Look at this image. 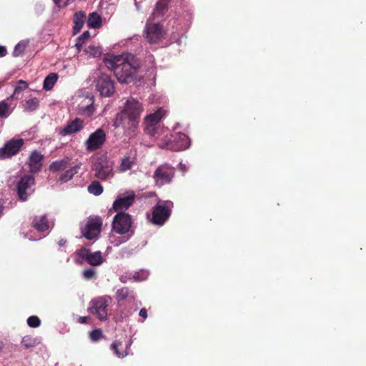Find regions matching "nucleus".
I'll use <instances>...</instances> for the list:
<instances>
[{"instance_id": "1", "label": "nucleus", "mask_w": 366, "mask_h": 366, "mask_svg": "<svg viewBox=\"0 0 366 366\" xmlns=\"http://www.w3.org/2000/svg\"><path fill=\"white\" fill-rule=\"evenodd\" d=\"M142 112L143 107L140 102L133 98L127 99L121 112L117 115L115 127H122L124 134L129 138L136 136Z\"/></svg>"}, {"instance_id": "2", "label": "nucleus", "mask_w": 366, "mask_h": 366, "mask_svg": "<svg viewBox=\"0 0 366 366\" xmlns=\"http://www.w3.org/2000/svg\"><path fill=\"white\" fill-rule=\"evenodd\" d=\"M104 61L106 66L114 71L117 80L122 84L132 81L139 68V64L132 54L107 55Z\"/></svg>"}, {"instance_id": "3", "label": "nucleus", "mask_w": 366, "mask_h": 366, "mask_svg": "<svg viewBox=\"0 0 366 366\" xmlns=\"http://www.w3.org/2000/svg\"><path fill=\"white\" fill-rule=\"evenodd\" d=\"M166 114L165 109L159 108L156 112L148 114L144 119L145 132L157 143L161 142V138L167 133L166 129L159 124Z\"/></svg>"}, {"instance_id": "4", "label": "nucleus", "mask_w": 366, "mask_h": 366, "mask_svg": "<svg viewBox=\"0 0 366 366\" xmlns=\"http://www.w3.org/2000/svg\"><path fill=\"white\" fill-rule=\"evenodd\" d=\"M159 147L174 151H181L187 149L190 145L189 137L183 133L169 134L168 132L163 135L161 142L157 143Z\"/></svg>"}, {"instance_id": "5", "label": "nucleus", "mask_w": 366, "mask_h": 366, "mask_svg": "<svg viewBox=\"0 0 366 366\" xmlns=\"http://www.w3.org/2000/svg\"><path fill=\"white\" fill-rule=\"evenodd\" d=\"M110 302L111 297L109 296H102L94 298L91 300L88 310L99 320H107L108 316V306Z\"/></svg>"}, {"instance_id": "6", "label": "nucleus", "mask_w": 366, "mask_h": 366, "mask_svg": "<svg viewBox=\"0 0 366 366\" xmlns=\"http://www.w3.org/2000/svg\"><path fill=\"white\" fill-rule=\"evenodd\" d=\"M94 176L102 180L113 177V163L104 156L98 157L93 165Z\"/></svg>"}, {"instance_id": "7", "label": "nucleus", "mask_w": 366, "mask_h": 366, "mask_svg": "<svg viewBox=\"0 0 366 366\" xmlns=\"http://www.w3.org/2000/svg\"><path fill=\"white\" fill-rule=\"evenodd\" d=\"M172 206L170 201H159L153 209L152 222L157 225L164 224L170 216Z\"/></svg>"}, {"instance_id": "8", "label": "nucleus", "mask_w": 366, "mask_h": 366, "mask_svg": "<svg viewBox=\"0 0 366 366\" xmlns=\"http://www.w3.org/2000/svg\"><path fill=\"white\" fill-rule=\"evenodd\" d=\"M175 169L169 164L159 165L155 170L153 178L156 185L162 187L169 184L174 177Z\"/></svg>"}, {"instance_id": "9", "label": "nucleus", "mask_w": 366, "mask_h": 366, "mask_svg": "<svg viewBox=\"0 0 366 366\" xmlns=\"http://www.w3.org/2000/svg\"><path fill=\"white\" fill-rule=\"evenodd\" d=\"M102 225V220L100 217L89 218L84 226L81 227L82 235L89 240L97 239L100 234Z\"/></svg>"}, {"instance_id": "10", "label": "nucleus", "mask_w": 366, "mask_h": 366, "mask_svg": "<svg viewBox=\"0 0 366 366\" xmlns=\"http://www.w3.org/2000/svg\"><path fill=\"white\" fill-rule=\"evenodd\" d=\"M35 179L32 175H26L20 179L16 185L17 195L21 201H26L34 192Z\"/></svg>"}, {"instance_id": "11", "label": "nucleus", "mask_w": 366, "mask_h": 366, "mask_svg": "<svg viewBox=\"0 0 366 366\" xmlns=\"http://www.w3.org/2000/svg\"><path fill=\"white\" fill-rule=\"evenodd\" d=\"M132 227L130 215L125 212L117 214L112 222V230L119 234H127L129 232Z\"/></svg>"}, {"instance_id": "12", "label": "nucleus", "mask_w": 366, "mask_h": 366, "mask_svg": "<svg viewBox=\"0 0 366 366\" xmlns=\"http://www.w3.org/2000/svg\"><path fill=\"white\" fill-rule=\"evenodd\" d=\"M153 19L154 18H149L145 27V33L148 41L151 44H156L164 37L165 32L160 24L153 22Z\"/></svg>"}, {"instance_id": "13", "label": "nucleus", "mask_w": 366, "mask_h": 366, "mask_svg": "<svg viewBox=\"0 0 366 366\" xmlns=\"http://www.w3.org/2000/svg\"><path fill=\"white\" fill-rule=\"evenodd\" d=\"M105 141L106 133L103 129H97L89 135L87 140L84 142V145L88 152H94L102 148Z\"/></svg>"}, {"instance_id": "14", "label": "nucleus", "mask_w": 366, "mask_h": 366, "mask_svg": "<svg viewBox=\"0 0 366 366\" xmlns=\"http://www.w3.org/2000/svg\"><path fill=\"white\" fill-rule=\"evenodd\" d=\"M96 87L102 97H110L114 92V81L107 74H102L99 76Z\"/></svg>"}, {"instance_id": "15", "label": "nucleus", "mask_w": 366, "mask_h": 366, "mask_svg": "<svg viewBox=\"0 0 366 366\" xmlns=\"http://www.w3.org/2000/svg\"><path fill=\"white\" fill-rule=\"evenodd\" d=\"M23 144L24 140L22 139H11L7 142L0 149V159H5L15 155L23 146Z\"/></svg>"}, {"instance_id": "16", "label": "nucleus", "mask_w": 366, "mask_h": 366, "mask_svg": "<svg viewBox=\"0 0 366 366\" xmlns=\"http://www.w3.org/2000/svg\"><path fill=\"white\" fill-rule=\"evenodd\" d=\"M134 197L133 192L120 195L113 203L114 209L117 212L127 209L132 204Z\"/></svg>"}, {"instance_id": "17", "label": "nucleus", "mask_w": 366, "mask_h": 366, "mask_svg": "<svg viewBox=\"0 0 366 366\" xmlns=\"http://www.w3.org/2000/svg\"><path fill=\"white\" fill-rule=\"evenodd\" d=\"M94 99L92 95H87L78 105V113L86 117H91L94 112Z\"/></svg>"}, {"instance_id": "18", "label": "nucleus", "mask_w": 366, "mask_h": 366, "mask_svg": "<svg viewBox=\"0 0 366 366\" xmlns=\"http://www.w3.org/2000/svg\"><path fill=\"white\" fill-rule=\"evenodd\" d=\"M84 126V122L79 118H76L74 120L69 122L67 125L61 129L60 134L64 136L72 134L81 130Z\"/></svg>"}, {"instance_id": "19", "label": "nucleus", "mask_w": 366, "mask_h": 366, "mask_svg": "<svg viewBox=\"0 0 366 366\" xmlns=\"http://www.w3.org/2000/svg\"><path fill=\"white\" fill-rule=\"evenodd\" d=\"M43 155L37 152H31L29 159V166L31 172L36 173L40 171L42 167Z\"/></svg>"}, {"instance_id": "20", "label": "nucleus", "mask_w": 366, "mask_h": 366, "mask_svg": "<svg viewBox=\"0 0 366 366\" xmlns=\"http://www.w3.org/2000/svg\"><path fill=\"white\" fill-rule=\"evenodd\" d=\"M31 224L33 227L40 232L48 231L49 229V224L45 215L34 217Z\"/></svg>"}, {"instance_id": "21", "label": "nucleus", "mask_w": 366, "mask_h": 366, "mask_svg": "<svg viewBox=\"0 0 366 366\" xmlns=\"http://www.w3.org/2000/svg\"><path fill=\"white\" fill-rule=\"evenodd\" d=\"M132 341H129L127 344L125 350H121L122 347V344L119 341H115L111 345V349L114 351L116 356L119 358H123L128 355V350H129L132 345Z\"/></svg>"}, {"instance_id": "22", "label": "nucleus", "mask_w": 366, "mask_h": 366, "mask_svg": "<svg viewBox=\"0 0 366 366\" xmlns=\"http://www.w3.org/2000/svg\"><path fill=\"white\" fill-rule=\"evenodd\" d=\"M86 19V14L84 11H78L74 16V34H77L81 29Z\"/></svg>"}, {"instance_id": "23", "label": "nucleus", "mask_w": 366, "mask_h": 366, "mask_svg": "<svg viewBox=\"0 0 366 366\" xmlns=\"http://www.w3.org/2000/svg\"><path fill=\"white\" fill-rule=\"evenodd\" d=\"M89 250L86 248L77 249L72 255L71 258L76 264H82L86 262Z\"/></svg>"}, {"instance_id": "24", "label": "nucleus", "mask_w": 366, "mask_h": 366, "mask_svg": "<svg viewBox=\"0 0 366 366\" xmlns=\"http://www.w3.org/2000/svg\"><path fill=\"white\" fill-rule=\"evenodd\" d=\"M81 165V164L79 163L66 170L60 176L59 182L61 183H65L71 179L73 177L79 172Z\"/></svg>"}, {"instance_id": "25", "label": "nucleus", "mask_w": 366, "mask_h": 366, "mask_svg": "<svg viewBox=\"0 0 366 366\" xmlns=\"http://www.w3.org/2000/svg\"><path fill=\"white\" fill-rule=\"evenodd\" d=\"M104 259L100 251L94 252H89L86 262L92 266H99L104 262Z\"/></svg>"}, {"instance_id": "26", "label": "nucleus", "mask_w": 366, "mask_h": 366, "mask_svg": "<svg viewBox=\"0 0 366 366\" xmlns=\"http://www.w3.org/2000/svg\"><path fill=\"white\" fill-rule=\"evenodd\" d=\"M135 293L130 290L128 287H123L117 290L116 292V299L118 302L124 300L126 299L134 300Z\"/></svg>"}, {"instance_id": "27", "label": "nucleus", "mask_w": 366, "mask_h": 366, "mask_svg": "<svg viewBox=\"0 0 366 366\" xmlns=\"http://www.w3.org/2000/svg\"><path fill=\"white\" fill-rule=\"evenodd\" d=\"M135 157H124L121 159L118 170L120 172H127L132 168L135 163Z\"/></svg>"}, {"instance_id": "28", "label": "nucleus", "mask_w": 366, "mask_h": 366, "mask_svg": "<svg viewBox=\"0 0 366 366\" xmlns=\"http://www.w3.org/2000/svg\"><path fill=\"white\" fill-rule=\"evenodd\" d=\"M41 342L40 339L38 337H33L31 335H26L22 337L21 345L26 349H30L35 347Z\"/></svg>"}, {"instance_id": "29", "label": "nucleus", "mask_w": 366, "mask_h": 366, "mask_svg": "<svg viewBox=\"0 0 366 366\" xmlns=\"http://www.w3.org/2000/svg\"><path fill=\"white\" fill-rule=\"evenodd\" d=\"M59 76L56 73H50L44 80L43 89L46 91H50L57 81Z\"/></svg>"}, {"instance_id": "30", "label": "nucleus", "mask_w": 366, "mask_h": 366, "mask_svg": "<svg viewBox=\"0 0 366 366\" xmlns=\"http://www.w3.org/2000/svg\"><path fill=\"white\" fill-rule=\"evenodd\" d=\"M69 162L70 159L69 157H65L62 159L55 161L50 165V169L53 172L64 170L67 167Z\"/></svg>"}, {"instance_id": "31", "label": "nucleus", "mask_w": 366, "mask_h": 366, "mask_svg": "<svg viewBox=\"0 0 366 366\" xmlns=\"http://www.w3.org/2000/svg\"><path fill=\"white\" fill-rule=\"evenodd\" d=\"M167 5V0H160L157 3L156 8L153 11L152 16V18H159L162 16L164 14Z\"/></svg>"}, {"instance_id": "32", "label": "nucleus", "mask_w": 366, "mask_h": 366, "mask_svg": "<svg viewBox=\"0 0 366 366\" xmlns=\"http://www.w3.org/2000/svg\"><path fill=\"white\" fill-rule=\"evenodd\" d=\"M101 24L102 19L100 16L97 13L93 12L90 14L87 20V25L89 28H99L101 26Z\"/></svg>"}, {"instance_id": "33", "label": "nucleus", "mask_w": 366, "mask_h": 366, "mask_svg": "<svg viewBox=\"0 0 366 366\" xmlns=\"http://www.w3.org/2000/svg\"><path fill=\"white\" fill-rule=\"evenodd\" d=\"M84 52L89 56L98 57L101 56L102 51L100 46L95 44H91L85 49Z\"/></svg>"}, {"instance_id": "34", "label": "nucleus", "mask_w": 366, "mask_h": 366, "mask_svg": "<svg viewBox=\"0 0 366 366\" xmlns=\"http://www.w3.org/2000/svg\"><path fill=\"white\" fill-rule=\"evenodd\" d=\"M28 87V84L26 81L24 80H19L16 82L14 92L13 94L9 97V99H17V95L20 94L21 92L25 90Z\"/></svg>"}, {"instance_id": "35", "label": "nucleus", "mask_w": 366, "mask_h": 366, "mask_svg": "<svg viewBox=\"0 0 366 366\" xmlns=\"http://www.w3.org/2000/svg\"><path fill=\"white\" fill-rule=\"evenodd\" d=\"M132 234L128 235V237H117L114 234H111L109 238V242L115 247L120 245L122 243L126 242Z\"/></svg>"}, {"instance_id": "36", "label": "nucleus", "mask_w": 366, "mask_h": 366, "mask_svg": "<svg viewBox=\"0 0 366 366\" xmlns=\"http://www.w3.org/2000/svg\"><path fill=\"white\" fill-rule=\"evenodd\" d=\"M88 191L92 194L98 196L102 193L103 187L98 182H93L88 187Z\"/></svg>"}, {"instance_id": "37", "label": "nucleus", "mask_w": 366, "mask_h": 366, "mask_svg": "<svg viewBox=\"0 0 366 366\" xmlns=\"http://www.w3.org/2000/svg\"><path fill=\"white\" fill-rule=\"evenodd\" d=\"M149 276V272L145 269H140L139 271L135 272L132 274V277L134 281L141 282L147 279Z\"/></svg>"}, {"instance_id": "38", "label": "nucleus", "mask_w": 366, "mask_h": 366, "mask_svg": "<svg viewBox=\"0 0 366 366\" xmlns=\"http://www.w3.org/2000/svg\"><path fill=\"white\" fill-rule=\"evenodd\" d=\"M27 44L28 42L26 41H21L19 42L14 47L13 55L14 56H19L21 55L27 46Z\"/></svg>"}, {"instance_id": "39", "label": "nucleus", "mask_w": 366, "mask_h": 366, "mask_svg": "<svg viewBox=\"0 0 366 366\" xmlns=\"http://www.w3.org/2000/svg\"><path fill=\"white\" fill-rule=\"evenodd\" d=\"M39 107V100L36 98H32L26 101L24 108L27 111H34Z\"/></svg>"}, {"instance_id": "40", "label": "nucleus", "mask_w": 366, "mask_h": 366, "mask_svg": "<svg viewBox=\"0 0 366 366\" xmlns=\"http://www.w3.org/2000/svg\"><path fill=\"white\" fill-rule=\"evenodd\" d=\"M10 113L9 106L6 101L0 102V118L7 117Z\"/></svg>"}, {"instance_id": "41", "label": "nucleus", "mask_w": 366, "mask_h": 366, "mask_svg": "<svg viewBox=\"0 0 366 366\" xmlns=\"http://www.w3.org/2000/svg\"><path fill=\"white\" fill-rule=\"evenodd\" d=\"M27 324L31 327H37L41 324V320L37 316H31L27 319Z\"/></svg>"}, {"instance_id": "42", "label": "nucleus", "mask_w": 366, "mask_h": 366, "mask_svg": "<svg viewBox=\"0 0 366 366\" xmlns=\"http://www.w3.org/2000/svg\"><path fill=\"white\" fill-rule=\"evenodd\" d=\"M58 10L66 7L73 0H53Z\"/></svg>"}, {"instance_id": "43", "label": "nucleus", "mask_w": 366, "mask_h": 366, "mask_svg": "<svg viewBox=\"0 0 366 366\" xmlns=\"http://www.w3.org/2000/svg\"><path fill=\"white\" fill-rule=\"evenodd\" d=\"M96 271L92 268L84 269L82 272L83 277L86 280H92L95 277Z\"/></svg>"}, {"instance_id": "44", "label": "nucleus", "mask_w": 366, "mask_h": 366, "mask_svg": "<svg viewBox=\"0 0 366 366\" xmlns=\"http://www.w3.org/2000/svg\"><path fill=\"white\" fill-rule=\"evenodd\" d=\"M89 337L92 341H97L102 337L101 330H94L90 332Z\"/></svg>"}, {"instance_id": "45", "label": "nucleus", "mask_w": 366, "mask_h": 366, "mask_svg": "<svg viewBox=\"0 0 366 366\" xmlns=\"http://www.w3.org/2000/svg\"><path fill=\"white\" fill-rule=\"evenodd\" d=\"M86 43V41L84 40L81 36H79L77 39H76V44H75V46L76 48V50L78 52H80L81 50V48L83 46V45Z\"/></svg>"}, {"instance_id": "46", "label": "nucleus", "mask_w": 366, "mask_h": 366, "mask_svg": "<svg viewBox=\"0 0 366 366\" xmlns=\"http://www.w3.org/2000/svg\"><path fill=\"white\" fill-rule=\"evenodd\" d=\"M139 316L143 317L144 319H146L147 317V311L145 308H142L139 311Z\"/></svg>"}, {"instance_id": "47", "label": "nucleus", "mask_w": 366, "mask_h": 366, "mask_svg": "<svg viewBox=\"0 0 366 366\" xmlns=\"http://www.w3.org/2000/svg\"><path fill=\"white\" fill-rule=\"evenodd\" d=\"M6 54V49L4 46H0V57H3Z\"/></svg>"}, {"instance_id": "48", "label": "nucleus", "mask_w": 366, "mask_h": 366, "mask_svg": "<svg viewBox=\"0 0 366 366\" xmlns=\"http://www.w3.org/2000/svg\"><path fill=\"white\" fill-rule=\"evenodd\" d=\"M89 320V317H79V322L81 324H84L87 322V320Z\"/></svg>"}, {"instance_id": "49", "label": "nucleus", "mask_w": 366, "mask_h": 366, "mask_svg": "<svg viewBox=\"0 0 366 366\" xmlns=\"http://www.w3.org/2000/svg\"><path fill=\"white\" fill-rule=\"evenodd\" d=\"M81 38L86 41V40L89 37V31H84L82 34L80 35Z\"/></svg>"}, {"instance_id": "50", "label": "nucleus", "mask_w": 366, "mask_h": 366, "mask_svg": "<svg viewBox=\"0 0 366 366\" xmlns=\"http://www.w3.org/2000/svg\"><path fill=\"white\" fill-rule=\"evenodd\" d=\"M179 169H180V170H182L183 172H186L187 170L186 164H182V163L179 164Z\"/></svg>"}, {"instance_id": "51", "label": "nucleus", "mask_w": 366, "mask_h": 366, "mask_svg": "<svg viewBox=\"0 0 366 366\" xmlns=\"http://www.w3.org/2000/svg\"><path fill=\"white\" fill-rule=\"evenodd\" d=\"M26 237H28L30 240H34V241H36V240H38V239H41L42 237H33L31 236H26Z\"/></svg>"}, {"instance_id": "52", "label": "nucleus", "mask_w": 366, "mask_h": 366, "mask_svg": "<svg viewBox=\"0 0 366 366\" xmlns=\"http://www.w3.org/2000/svg\"><path fill=\"white\" fill-rule=\"evenodd\" d=\"M2 209H3V202H2L1 199H0V215L1 214Z\"/></svg>"}, {"instance_id": "53", "label": "nucleus", "mask_w": 366, "mask_h": 366, "mask_svg": "<svg viewBox=\"0 0 366 366\" xmlns=\"http://www.w3.org/2000/svg\"><path fill=\"white\" fill-rule=\"evenodd\" d=\"M65 243H66V241H64V240H63V239H61V240L59 242V244L60 246H63V245H64V244H65Z\"/></svg>"}]
</instances>
